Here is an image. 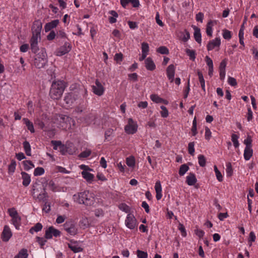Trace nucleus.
<instances>
[{
	"mask_svg": "<svg viewBox=\"0 0 258 258\" xmlns=\"http://www.w3.org/2000/svg\"><path fill=\"white\" fill-rule=\"evenodd\" d=\"M66 88L64 82L62 81L53 82L49 91V95L53 99H59Z\"/></svg>",
	"mask_w": 258,
	"mask_h": 258,
	"instance_id": "1",
	"label": "nucleus"
},
{
	"mask_svg": "<svg viewBox=\"0 0 258 258\" xmlns=\"http://www.w3.org/2000/svg\"><path fill=\"white\" fill-rule=\"evenodd\" d=\"M74 201L80 204H84L86 206L91 205L93 204V197L89 191L85 190L80 192L73 196Z\"/></svg>",
	"mask_w": 258,
	"mask_h": 258,
	"instance_id": "2",
	"label": "nucleus"
},
{
	"mask_svg": "<svg viewBox=\"0 0 258 258\" xmlns=\"http://www.w3.org/2000/svg\"><path fill=\"white\" fill-rule=\"evenodd\" d=\"M48 62L47 56L45 51L42 49L36 54L34 58V65L38 69H41L45 67Z\"/></svg>",
	"mask_w": 258,
	"mask_h": 258,
	"instance_id": "3",
	"label": "nucleus"
},
{
	"mask_svg": "<svg viewBox=\"0 0 258 258\" xmlns=\"http://www.w3.org/2000/svg\"><path fill=\"white\" fill-rule=\"evenodd\" d=\"M42 28V23L39 20H35L31 28L32 37L31 38H36L40 39V33Z\"/></svg>",
	"mask_w": 258,
	"mask_h": 258,
	"instance_id": "4",
	"label": "nucleus"
},
{
	"mask_svg": "<svg viewBox=\"0 0 258 258\" xmlns=\"http://www.w3.org/2000/svg\"><path fill=\"white\" fill-rule=\"evenodd\" d=\"M61 232L54 228L52 226H50L46 231L44 235L45 239H51L53 236L55 237H58L60 235Z\"/></svg>",
	"mask_w": 258,
	"mask_h": 258,
	"instance_id": "5",
	"label": "nucleus"
},
{
	"mask_svg": "<svg viewBox=\"0 0 258 258\" xmlns=\"http://www.w3.org/2000/svg\"><path fill=\"white\" fill-rule=\"evenodd\" d=\"M78 95L75 92H70L66 95L64 98V101L66 105L69 107L75 102L78 99Z\"/></svg>",
	"mask_w": 258,
	"mask_h": 258,
	"instance_id": "6",
	"label": "nucleus"
},
{
	"mask_svg": "<svg viewBox=\"0 0 258 258\" xmlns=\"http://www.w3.org/2000/svg\"><path fill=\"white\" fill-rule=\"evenodd\" d=\"M64 229L70 234L75 235L78 233V228L75 224L72 222H66L63 224Z\"/></svg>",
	"mask_w": 258,
	"mask_h": 258,
	"instance_id": "7",
	"label": "nucleus"
},
{
	"mask_svg": "<svg viewBox=\"0 0 258 258\" xmlns=\"http://www.w3.org/2000/svg\"><path fill=\"white\" fill-rule=\"evenodd\" d=\"M125 223L128 228L133 229L136 226L137 220L134 215L129 214L127 215Z\"/></svg>",
	"mask_w": 258,
	"mask_h": 258,
	"instance_id": "8",
	"label": "nucleus"
},
{
	"mask_svg": "<svg viewBox=\"0 0 258 258\" xmlns=\"http://www.w3.org/2000/svg\"><path fill=\"white\" fill-rule=\"evenodd\" d=\"M93 92L98 96H101L104 91V89L99 81L97 79L95 81V86H92Z\"/></svg>",
	"mask_w": 258,
	"mask_h": 258,
	"instance_id": "9",
	"label": "nucleus"
},
{
	"mask_svg": "<svg viewBox=\"0 0 258 258\" xmlns=\"http://www.w3.org/2000/svg\"><path fill=\"white\" fill-rule=\"evenodd\" d=\"M12 236V232L8 225H5L4 227L2 233V239L3 241L7 242Z\"/></svg>",
	"mask_w": 258,
	"mask_h": 258,
	"instance_id": "10",
	"label": "nucleus"
},
{
	"mask_svg": "<svg viewBox=\"0 0 258 258\" xmlns=\"http://www.w3.org/2000/svg\"><path fill=\"white\" fill-rule=\"evenodd\" d=\"M175 73V67L173 64H170L166 69L167 77L171 83L173 82Z\"/></svg>",
	"mask_w": 258,
	"mask_h": 258,
	"instance_id": "11",
	"label": "nucleus"
},
{
	"mask_svg": "<svg viewBox=\"0 0 258 258\" xmlns=\"http://www.w3.org/2000/svg\"><path fill=\"white\" fill-rule=\"evenodd\" d=\"M71 49V44L69 43L66 42L64 44L56 51V55L58 56H62L68 53Z\"/></svg>",
	"mask_w": 258,
	"mask_h": 258,
	"instance_id": "12",
	"label": "nucleus"
},
{
	"mask_svg": "<svg viewBox=\"0 0 258 258\" xmlns=\"http://www.w3.org/2000/svg\"><path fill=\"white\" fill-rule=\"evenodd\" d=\"M47 184V181H45V182H42L43 193H39L37 195V198L39 201L45 202L47 200V198L48 197L47 193L46 191Z\"/></svg>",
	"mask_w": 258,
	"mask_h": 258,
	"instance_id": "13",
	"label": "nucleus"
},
{
	"mask_svg": "<svg viewBox=\"0 0 258 258\" xmlns=\"http://www.w3.org/2000/svg\"><path fill=\"white\" fill-rule=\"evenodd\" d=\"M221 44V39L220 38H216L215 39L210 41L207 45V49L210 51L213 49L215 47H219Z\"/></svg>",
	"mask_w": 258,
	"mask_h": 258,
	"instance_id": "14",
	"label": "nucleus"
},
{
	"mask_svg": "<svg viewBox=\"0 0 258 258\" xmlns=\"http://www.w3.org/2000/svg\"><path fill=\"white\" fill-rule=\"evenodd\" d=\"M59 23L58 19H56L51 21L50 22L47 23L44 26V30L46 32L51 31L52 29L56 27Z\"/></svg>",
	"mask_w": 258,
	"mask_h": 258,
	"instance_id": "15",
	"label": "nucleus"
},
{
	"mask_svg": "<svg viewBox=\"0 0 258 258\" xmlns=\"http://www.w3.org/2000/svg\"><path fill=\"white\" fill-rule=\"evenodd\" d=\"M145 67L147 70L152 71L156 68V66L151 57H148L145 60Z\"/></svg>",
	"mask_w": 258,
	"mask_h": 258,
	"instance_id": "16",
	"label": "nucleus"
},
{
	"mask_svg": "<svg viewBox=\"0 0 258 258\" xmlns=\"http://www.w3.org/2000/svg\"><path fill=\"white\" fill-rule=\"evenodd\" d=\"M71 243H68V247L75 253H77L83 251V248L81 247L78 246L76 244L78 242L77 241H73L71 240Z\"/></svg>",
	"mask_w": 258,
	"mask_h": 258,
	"instance_id": "17",
	"label": "nucleus"
},
{
	"mask_svg": "<svg viewBox=\"0 0 258 258\" xmlns=\"http://www.w3.org/2000/svg\"><path fill=\"white\" fill-rule=\"evenodd\" d=\"M197 182L195 174L193 173H189L186 178V182L188 185H193Z\"/></svg>",
	"mask_w": 258,
	"mask_h": 258,
	"instance_id": "18",
	"label": "nucleus"
},
{
	"mask_svg": "<svg viewBox=\"0 0 258 258\" xmlns=\"http://www.w3.org/2000/svg\"><path fill=\"white\" fill-rule=\"evenodd\" d=\"M30 45L32 51L36 53L39 51V47L38 46V39L36 38H31L30 40Z\"/></svg>",
	"mask_w": 258,
	"mask_h": 258,
	"instance_id": "19",
	"label": "nucleus"
},
{
	"mask_svg": "<svg viewBox=\"0 0 258 258\" xmlns=\"http://www.w3.org/2000/svg\"><path fill=\"white\" fill-rule=\"evenodd\" d=\"M150 98L152 101L156 103H164L165 104L168 103V101L160 97L157 94H152L150 96Z\"/></svg>",
	"mask_w": 258,
	"mask_h": 258,
	"instance_id": "20",
	"label": "nucleus"
},
{
	"mask_svg": "<svg viewBox=\"0 0 258 258\" xmlns=\"http://www.w3.org/2000/svg\"><path fill=\"white\" fill-rule=\"evenodd\" d=\"M155 189L156 192V199L157 200H159L161 199L162 195V187L160 181H156L155 186Z\"/></svg>",
	"mask_w": 258,
	"mask_h": 258,
	"instance_id": "21",
	"label": "nucleus"
},
{
	"mask_svg": "<svg viewBox=\"0 0 258 258\" xmlns=\"http://www.w3.org/2000/svg\"><path fill=\"white\" fill-rule=\"evenodd\" d=\"M22 178L23 179V185L24 186H27L31 182V177L29 174L25 172H22Z\"/></svg>",
	"mask_w": 258,
	"mask_h": 258,
	"instance_id": "22",
	"label": "nucleus"
},
{
	"mask_svg": "<svg viewBox=\"0 0 258 258\" xmlns=\"http://www.w3.org/2000/svg\"><path fill=\"white\" fill-rule=\"evenodd\" d=\"M194 38L195 40L199 44L201 43L202 42V35L201 33L200 29L196 26L194 27Z\"/></svg>",
	"mask_w": 258,
	"mask_h": 258,
	"instance_id": "23",
	"label": "nucleus"
},
{
	"mask_svg": "<svg viewBox=\"0 0 258 258\" xmlns=\"http://www.w3.org/2000/svg\"><path fill=\"white\" fill-rule=\"evenodd\" d=\"M125 131L129 134H134L137 131L136 124H127L124 127Z\"/></svg>",
	"mask_w": 258,
	"mask_h": 258,
	"instance_id": "24",
	"label": "nucleus"
},
{
	"mask_svg": "<svg viewBox=\"0 0 258 258\" xmlns=\"http://www.w3.org/2000/svg\"><path fill=\"white\" fill-rule=\"evenodd\" d=\"M87 171H83L82 172V175L83 177L88 182H91L93 180L94 176L93 174Z\"/></svg>",
	"mask_w": 258,
	"mask_h": 258,
	"instance_id": "25",
	"label": "nucleus"
},
{
	"mask_svg": "<svg viewBox=\"0 0 258 258\" xmlns=\"http://www.w3.org/2000/svg\"><path fill=\"white\" fill-rule=\"evenodd\" d=\"M23 120L24 121V123L27 126L28 130H29L31 133H34L35 132V130L34 128L33 123L31 122L27 118H24L23 119Z\"/></svg>",
	"mask_w": 258,
	"mask_h": 258,
	"instance_id": "26",
	"label": "nucleus"
},
{
	"mask_svg": "<svg viewBox=\"0 0 258 258\" xmlns=\"http://www.w3.org/2000/svg\"><path fill=\"white\" fill-rule=\"evenodd\" d=\"M42 183L39 184L37 181H36L32 186V195L34 196L36 193L39 192L40 190L42 189Z\"/></svg>",
	"mask_w": 258,
	"mask_h": 258,
	"instance_id": "27",
	"label": "nucleus"
},
{
	"mask_svg": "<svg viewBox=\"0 0 258 258\" xmlns=\"http://www.w3.org/2000/svg\"><path fill=\"white\" fill-rule=\"evenodd\" d=\"M253 151L251 148H245L244 151V158L245 160H248L252 156Z\"/></svg>",
	"mask_w": 258,
	"mask_h": 258,
	"instance_id": "28",
	"label": "nucleus"
},
{
	"mask_svg": "<svg viewBox=\"0 0 258 258\" xmlns=\"http://www.w3.org/2000/svg\"><path fill=\"white\" fill-rule=\"evenodd\" d=\"M21 218L19 215L12 218V223L17 229H19V227L21 224Z\"/></svg>",
	"mask_w": 258,
	"mask_h": 258,
	"instance_id": "29",
	"label": "nucleus"
},
{
	"mask_svg": "<svg viewBox=\"0 0 258 258\" xmlns=\"http://www.w3.org/2000/svg\"><path fill=\"white\" fill-rule=\"evenodd\" d=\"M28 256L27 250L25 248H23L15 256L14 258H27Z\"/></svg>",
	"mask_w": 258,
	"mask_h": 258,
	"instance_id": "30",
	"label": "nucleus"
},
{
	"mask_svg": "<svg viewBox=\"0 0 258 258\" xmlns=\"http://www.w3.org/2000/svg\"><path fill=\"white\" fill-rule=\"evenodd\" d=\"M213 23L214 22L213 21L210 20L207 24L206 33L209 36H212V25ZM214 23L216 24V21H214Z\"/></svg>",
	"mask_w": 258,
	"mask_h": 258,
	"instance_id": "31",
	"label": "nucleus"
},
{
	"mask_svg": "<svg viewBox=\"0 0 258 258\" xmlns=\"http://www.w3.org/2000/svg\"><path fill=\"white\" fill-rule=\"evenodd\" d=\"M23 144L26 154L27 156H31V146L29 143L28 141H25L23 142Z\"/></svg>",
	"mask_w": 258,
	"mask_h": 258,
	"instance_id": "32",
	"label": "nucleus"
},
{
	"mask_svg": "<svg viewBox=\"0 0 258 258\" xmlns=\"http://www.w3.org/2000/svg\"><path fill=\"white\" fill-rule=\"evenodd\" d=\"M51 144L53 146L54 150H57L58 147H59V148H61L63 149H65L64 146L62 145L61 142L60 141L52 140L51 141Z\"/></svg>",
	"mask_w": 258,
	"mask_h": 258,
	"instance_id": "33",
	"label": "nucleus"
},
{
	"mask_svg": "<svg viewBox=\"0 0 258 258\" xmlns=\"http://www.w3.org/2000/svg\"><path fill=\"white\" fill-rule=\"evenodd\" d=\"M189 169V167L187 164H184L180 166L179 170V174L183 176Z\"/></svg>",
	"mask_w": 258,
	"mask_h": 258,
	"instance_id": "34",
	"label": "nucleus"
},
{
	"mask_svg": "<svg viewBox=\"0 0 258 258\" xmlns=\"http://www.w3.org/2000/svg\"><path fill=\"white\" fill-rule=\"evenodd\" d=\"M186 53L189 56V58L194 61L196 58V51L194 50H191L186 48L185 50Z\"/></svg>",
	"mask_w": 258,
	"mask_h": 258,
	"instance_id": "35",
	"label": "nucleus"
},
{
	"mask_svg": "<svg viewBox=\"0 0 258 258\" xmlns=\"http://www.w3.org/2000/svg\"><path fill=\"white\" fill-rule=\"evenodd\" d=\"M126 163L129 167H133L134 166H135V159L134 157L130 156L129 157L126 158Z\"/></svg>",
	"mask_w": 258,
	"mask_h": 258,
	"instance_id": "36",
	"label": "nucleus"
},
{
	"mask_svg": "<svg viewBox=\"0 0 258 258\" xmlns=\"http://www.w3.org/2000/svg\"><path fill=\"white\" fill-rule=\"evenodd\" d=\"M59 119L60 122L70 123V121L72 120V118L70 117L67 115L61 114L59 115Z\"/></svg>",
	"mask_w": 258,
	"mask_h": 258,
	"instance_id": "37",
	"label": "nucleus"
},
{
	"mask_svg": "<svg viewBox=\"0 0 258 258\" xmlns=\"http://www.w3.org/2000/svg\"><path fill=\"white\" fill-rule=\"evenodd\" d=\"M113 134V130L112 128H108L106 130L104 134L105 139L107 141L111 140V137Z\"/></svg>",
	"mask_w": 258,
	"mask_h": 258,
	"instance_id": "38",
	"label": "nucleus"
},
{
	"mask_svg": "<svg viewBox=\"0 0 258 258\" xmlns=\"http://www.w3.org/2000/svg\"><path fill=\"white\" fill-rule=\"evenodd\" d=\"M36 242H37L40 245L41 248H43V246L47 242V239H45V237H40L39 236H37L36 237Z\"/></svg>",
	"mask_w": 258,
	"mask_h": 258,
	"instance_id": "39",
	"label": "nucleus"
},
{
	"mask_svg": "<svg viewBox=\"0 0 258 258\" xmlns=\"http://www.w3.org/2000/svg\"><path fill=\"white\" fill-rule=\"evenodd\" d=\"M199 164L201 167H205L206 163L205 157L203 155H200L198 156Z\"/></svg>",
	"mask_w": 258,
	"mask_h": 258,
	"instance_id": "40",
	"label": "nucleus"
},
{
	"mask_svg": "<svg viewBox=\"0 0 258 258\" xmlns=\"http://www.w3.org/2000/svg\"><path fill=\"white\" fill-rule=\"evenodd\" d=\"M157 51L162 54H169V50L166 46H160L157 48Z\"/></svg>",
	"mask_w": 258,
	"mask_h": 258,
	"instance_id": "41",
	"label": "nucleus"
},
{
	"mask_svg": "<svg viewBox=\"0 0 258 258\" xmlns=\"http://www.w3.org/2000/svg\"><path fill=\"white\" fill-rule=\"evenodd\" d=\"M214 171L215 172L216 177H217L218 180L220 182L222 181H223V176H222L221 173L218 169V168L216 165H215L214 166Z\"/></svg>",
	"mask_w": 258,
	"mask_h": 258,
	"instance_id": "42",
	"label": "nucleus"
},
{
	"mask_svg": "<svg viewBox=\"0 0 258 258\" xmlns=\"http://www.w3.org/2000/svg\"><path fill=\"white\" fill-rule=\"evenodd\" d=\"M16 162L13 159L11 161V163L9 165L8 170L9 173H14L16 169Z\"/></svg>",
	"mask_w": 258,
	"mask_h": 258,
	"instance_id": "43",
	"label": "nucleus"
},
{
	"mask_svg": "<svg viewBox=\"0 0 258 258\" xmlns=\"http://www.w3.org/2000/svg\"><path fill=\"white\" fill-rule=\"evenodd\" d=\"M45 171L42 167H37L35 169L34 171V176H39L42 175L44 173Z\"/></svg>",
	"mask_w": 258,
	"mask_h": 258,
	"instance_id": "44",
	"label": "nucleus"
},
{
	"mask_svg": "<svg viewBox=\"0 0 258 258\" xmlns=\"http://www.w3.org/2000/svg\"><path fill=\"white\" fill-rule=\"evenodd\" d=\"M238 136L236 134H232L231 136V140L233 143V145L235 148L239 146V142L238 141Z\"/></svg>",
	"mask_w": 258,
	"mask_h": 258,
	"instance_id": "45",
	"label": "nucleus"
},
{
	"mask_svg": "<svg viewBox=\"0 0 258 258\" xmlns=\"http://www.w3.org/2000/svg\"><path fill=\"white\" fill-rule=\"evenodd\" d=\"M80 225L83 229L88 227L89 223L88 219L87 218L82 219L80 222Z\"/></svg>",
	"mask_w": 258,
	"mask_h": 258,
	"instance_id": "46",
	"label": "nucleus"
},
{
	"mask_svg": "<svg viewBox=\"0 0 258 258\" xmlns=\"http://www.w3.org/2000/svg\"><path fill=\"white\" fill-rule=\"evenodd\" d=\"M223 37L225 39L229 40L231 39L232 37L231 32L227 29L223 30Z\"/></svg>",
	"mask_w": 258,
	"mask_h": 258,
	"instance_id": "47",
	"label": "nucleus"
},
{
	"mask_svg": "<svg viewBox=\"0 0 258 258\" xmlns=\"http://www.w3.org/2000/svg\"><path fill=\"white\" fill-rule=\"evenodd\" d=\"M252 141L251 136L248 135L247 138L244 141V144L246 145L245 148H251Z\"/></svg>",
	"mask_w": 258,
	"mask_h": 258,
	"instance_id": "48",
	"label": "nucleus"
},
{
	"mask_svg": "<svg viewBox=\"0 0 258 258\" xmlns=\"http://www.w3.org/2000/svg\"><path fill=\"white\" fill-rule=\"evenodd\" d=\"M162 111H161V115L162 117L165 118L168 116L169 113L167 108L162 105L160 107Z\"/></svg>",
	"mask_w": 258,
	"mask_h": 258,
	"instance_id": "49",
	"label": "nucleus"
},
{
	"mask_svg": "<svg viewBox=\"0 0 258 258\" xmlns=\"http://www.w3.org/2000/svg\"><path fill=\"white\" fill-rule=\"evenodd\" d=\"M191 132L192 136H196L198 132H197V120L196 118L195 117L192 122V126L191 128Z\"/></svg>",
	"mask_w": 258,
	"mask_h": 258,
	"instance_id": "50",
	"label": "nucleus"
},
{
	"mask_svg": "<svg viewBox=\"0 0 258 258\" xmlns=\"http://www.w3.org/2000/svg\"><path fill=\"white\" fill-rule=\"evenodd\" d=\"M227 168L226 169L227 176H231L233 174V169L231 164L229 162L226 165Z\"/></svg>",
	"mask_w": 258,
	"mask_h": 258,
	"instance_id": "51",
	"label": "nucleus"
},
{
	"mask_svg": "<svg viewBox=\"0 0 258 258\" xmlns=\"http://www.w3.org/2000/svg\"><path fill=\"white\" fill-rule=\"evenodd\" d=\"M195 143L194 142H190L188 145V151L189 154L193 155L195 152Z\"/></svg>",
	"mask_w": 258,
	"mask_h": 258,
	"instance_id": "52",
	"label": "nucleus"
},
{
	"mask_svg": "<svg viewBox=\"0 0 258 258\" xmlns=\"http://www.w3.org/2000/svg\"><path fill=\"white\" fill-rule=\"evenodd\" d=\"M8 212L10 215V216L13 218L14 217H16L18 216V213L16 211V209L14 208H10L8 209Z\"/></svg>",
	"mask_w": 258,
	"mask_h": 258,
	"instance_id": "53",
	"label": "nucleus"
},
{
	"mask_svg": "<svg viewBox=\"0 0 258 258\" xmlns=\"http://www.w3.org/2000/svg\"><path fill=\"white\" fill-rule=\"evenodd\" d=\"M142 52L148 54L149 51V45L146 42H143L142 43Z\"/></svg>",
	"mask_w": 258,
	"mask_h": 258,
	"instance_id": "54",
	"label": "nucleus"
},
{
	"mask_svg": "<svg viewBox=\"0 0 258 258\" xmlns=\"http://www.w3.org/2000/svg\"><path fill=\"white\" fill-rule=\"evenodd\" d=\"M137 254L139 258H147L148 256L147 252L140 250H137Z\"/></svg>",
	"mask_w": 258,
	"mask_h": 258,
	"instance_id": "55",
	"label": "nucleus"
},
{
	"mask_svg": "<svg viewBox=\"0 0 258 258\" xmlns=\"http://www.w3.org/2000/svg\"><path fill=\"white\" fill-rule=\"evenodd\" d=\"M29 163H31V161L30 160H25L22 162L24 170L28 171L31 168V167L29 166Z\"/></svg>",
	"mask_w": 258,
	"mask_h": 258,
	"instance_id": "56",
	"label": "nucleus"
},
{
	"mask_svg": "<svg viewBox=\"0 0 258 258\" xmlns=\"http://www.w3.org/2000/svg\"><path fill=\"white\" fill-rule=\"evenodd\" d=\"M228 83L232 86H235L237 84L236 79L231 77H228Z\"/></svg>",
	"mask_w": 258,
	"mask_h": 258,
	"instance_id": "57",
	"label": "nucleus"
},
{
	"mask_svg": "<svg viewBox=\"0 0 258 258\" xmlns=\"http://www.w3.org/2000/svg\"><path fill=\"white\" fill-rule=\"evenodd\" d=\"M32 227L33 228V229L34 230V231L37 232L42 230L43 226L41 223H37Z\"/></svg>",
	"mask_w": 258,
	"mask_h": 258,
	"instance_id": "58",
	"label": "nucleus"
},
{
	"mask_svg": "<svg viewBox=\"0 0 258 258\" xmlns=\"http://www.w3.org/2000/svg\"><path fill=\"white\" fill-rule=\"evenodd\" d=\"M178 229L180 231L182 236L185 237L186 235V232L184 226L182 224H179Z\"/></svg>",
	"mask_w": 258,
	"mask_h": 258,
	"instance_id": "59",
	"label": "nucleus"
},
{
	"mask_svg": "<svg viewBox=\"0 0 258 258\" xmlns=\"http://www.w3.org/2000/svg\"><path fill=\"white\" fill-rule=\"evenodd\" d=\"M91 153L90 150H86L85 151L82 152L79 155V156L81 158H87L89 157Z\"/></svg>",
	"mask_w": 258,
	"mask_h": 258,
	"instance_id": "60",
	"label": "nucleus"
},
{
	"mask_svg": "<svg viewBox=\"0 0 258 258\" xmlns=\"http://www.w3.org/2000/svg\"><path fill=\"white\" fill-rule=\"evenodd\" d=\"M123 59V54L121 53H116L114 56V60L117 62L121 61Z\"/></svg>",
	"mask_w": 258,
	"mask_h": 258,
	"instance_id": "61",
	"label": "nucleus"
},
{
	"mask_svg": "<svg viewBox=\"0 0 258 258\" xmlns=\"http://www.w3.org/2000/svg\"><path fill=\"white\" fill-rule=\"evenodd\" d=\"M56 34L53 30H51L49 34L47 36V39L48 40H52L54 39Z\"/></svg>",
	"mask_w": 258,
	"mask_h": 258,
	"instance_id": "62",
	"label": "nucleus"
},
{
	"mask_svg": "<svg viewBox=\"0 0 258 258\" xmlns=\"http://www.w3.org/2000/svg\"><path fill=\"white\" fill-rule=\"evenodd\" d=\"M211 137V132L210 130L208 127H205V139L207 140H209Z\"/></svg>",
	"mask_w": 258,
	"mask_h": 258,
	"instance_id": "63",
	"label": "nucleus"
},
{
	"mask_svg": "<svg viewBox=\"0 0 258 258\" xmlns=\"http://www.w3.org/2000/svg\"><path fill=\"white\" fill-rule=\"evenodd\" d=\"M35 123L37 124L41 129H43L45 126L44 123L39 119H37L35 121Z\"/></svg>",
	"mask_w": 258,
	"mask_h": 258,
	"instance_id": "64",
	"label": "nucleus"
}]
</instances>
